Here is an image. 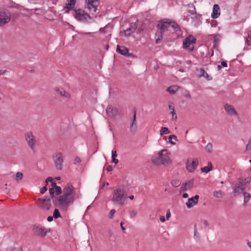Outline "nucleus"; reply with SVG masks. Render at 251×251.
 <instances>
[{
    "label": "nucleus",
    "mask_w": 251,
    "mask_h": 251,
    "mask_svg": "<svg viewBox=\"0 0 251 251\" xmlns=\"http://www.w3.org/2000/svg\"><path fill=\"white\" fill-rule=\"evenodd\" d=\"M67 1L68 3L64 8V10H65V13H68L71 9L74 8L76 3V0H67Z\"/></svg>",
    "instance_id": "obj_20"
},
{
    "label": "nucleus",
    "mask_w": 251,
    "mask_h": 251,
    "mask_svg": "<svg viewBox=\"0 0 251 251\" xmlns=\"http://www.w3.org/2000/svg\"><path fill=\"white\" fill-rule=\"evenodd\" d=\"M11 19V15L9 11L5 8L0 9V26L8 23Z\"/></svg>",
    "instance_id": "obj_5"
},
{
    "label": "nucleus",
    "mask_w": 251,
    "mask_h": 251,
    "mask_svg": "<svg viewBox=\"0 0 251 251\" xmlns=\"http://www.w3.org/2000/svg\"><path fill=\"white\" fill-rule=\"evenodd\" d=\"M221 64V66L224 67H226L227 66V63L225 61H222Z\"/></svg>",
    "instance_id": "obj_62"
},
{
    "label": "nucleus",
    "mask_w": 251,
    "mask_h": 251,
    "mask_svg": "<svg viewBox=\"0 0 251 251\" xmlns=\"http://www.w3.org/2000/svg\"><path fill=\"white\" fill-rule=\"evenodd\" d=\"M36 203L43 210H49L51 206L50 199L49 196H45L43 199H39Z\"/></svg>",
    "instance_id": "obj_4"
},
{
    "label": "nucleus",
    "mask_w": 251,
    "mask_h": 251,
    "mask_svg": "<svg viewBox=\"0 0 251 251\" xmlns=\"http://www.w3.org/2000/svg\"><path fill=\"white\" fill-rule=\"evenodd\" d=\"M55 91L58 93L61 96H64L66 98H69L70 94L67 93L63 88H56Z\"/></svg>",
    "instance_id": "obj_24"
},
{
    "label": "nucleus",
    "mask_w": 251,
    "mask_h": 251,
    "mask_svg": "<svg viewBox=\"0 0 251 251\" xmlns=\"http://www.w3.org/2000/svg\"><path fill=\"white\" fill-rule=\"evenodd\" d=\"M137 215V212L134 210H132L130 212V216L131 217H134Z\"/></svg>",
    "instance_id": "obj_55"
},
{
    "label": "nucleus",
    "mask_w": 251,
    "mask_h": 251,
    "mask_svg": "<svg viewBox=\"0 0 251 251\" xmlns=\"http://www.w3.org/2000/svg\"><path fill=\"white\" fill-rule=\"evenodd\" d=\"M212 144L210 143L207 144L205 147V150L209 153H211L212 151Z\"/></svg>",
    "instance_id": "obj_36"
},
{
    "label": "nucleus",
    "mask_w": 251,
    "mask_h": 251,
    "mask_svg": "<svg viewBox=\"0 0 251 251\" xmlns=\"http://www.w3.org/2000/svg\"><path fill=\"white\" fill-rule=\"evenodd\" d=\"M171 113L172 115V120H176L177 119V115L176 113L175 110L173 109V111H171Z\"/></svg>",
    "instance_id": "obj_43"
},
{
    "label": "nucleus",
    "mask_w": 251,
    "mask_h": 251,
    "mask_svg": "<svg viewBox=\"0 0 251 251\" xmlns=\"http://www.w3.org/2000/svg\"><path fill=\"white\" fill-rule=\"evenodd\" d=\"M52 158L56 168L58 170H61L64 161L62 153L61 152L54 153L52 154Z\"/></svg>",
    "instance_id": "obj_7"
},
{
    "label": "nucleus",
    "mask_w": 251,
    "mask_h": 251,
    "mask_svg": "<svg viewBox=\"0 0 251 251\" xmlns=\"http://www.w3.org/2000/svg\"><path fill=\"white\" fill-rule=\"evenodd\" d=\"M98 4V0H88L87 7L90 11L93 9L94 12H96L97 10Z\"/></svg>",
    "instance_id": "obj_16"
},
{
    "label": "nucleus",
    "mask_w": 251,
    "mask_h": 251,
    "mask_svg": "<svg viewBox=\"0 0 251 251\" xmlns=\"http://www.w3.org/2000/svg\"><path fill=\"white\" fill-rule=\"evenodd\" d=\"M243 194L244 197V205H245L246 203L250 201L251 196L249 193L246 192H244Z\"/></svg>",
    "instance_id": "obj_30"
},
{
    "label": "nucleus",
    "mask_w": 251,
    "mask_h": 251,
    "mask_svg": "<svg viewBox=\"0 0 251 251\" xmlns=\"http://www.w3.org/2000/svg\"><path fill=\"white\" fill-rule=\"evenodd\" d=\"M170 216H171L170 211V209H168L166 212V220H168L169 218L170 217Z\"/></svg>",
    "instance_id": "obj_57"
},
{
    "label": "nucleus",
    "mask_w": 251,
    "mask_h": 251,
    "mask_svg": "<svg viewBox=\"0 0 251 251\" xmlns=\"http://www.w3.org/2000/svg\"><path fill=\"white\" fill-rule=\"evenodd\" d=\"M220 15V8L218 4H214L213 7V11L211 17L213 19H216Z\"/></svg>",
    "instance_id": "obj_19"
},
{
    "label": "nucleus",
    "mask_w": 251,
    "mask_h": 251,
    "mask_svg": "<svg viewBox=\"0 0 251 251\" xmlns=\"http://www.w3.org/2000/svg\"><path fill=\"white\" fill-rule=\"evenodd\" d=\"M32 230L35 235L41 237H45L48 232L45 228H42L40 225H34Z\"/></svg>",
    "instance_id": "obj_10"
},
{
    "label": "nucleus",
    "mask_w": 251,
    "mask_h": 251,
    "mask_svg": "<svg viewBox=\"0 0 251 251\" xmlns=\"http://www.w3.org/2000/svg\"><path fill=\"white\" fill-rule=\"evenodd\" d=\"M213 166L211 162H208L207 166H205L201 168V171L205 173H208L210 171L212 170Z\"/></svg>",
    "instance_id": "obj_25"
},
{
    "label": "nucleus",
    "mask_w": 251,
    "mask_h": 251,
    "mask_svg": "<svg viewBox=\"0 0 251 251\" xmlns=\"http://www.w3.org/2000/svg\"><path fill=\"white\" fill-rule=\"evenodd\" d=\"M53 217L54 219H56L61 218V216L58 209L55 208L53 213Z\"/></svg>",
    "instance_id": "obj_34"
},
{
    "label": "nucleus",
    "mask_w": 251,
    "mask_h": 251,
    "mask_svg": "<svg viewBox=\"0 0 251 251\" xmlns=\"http://www.w3.org/2000/svg\"><path fill=\"white\" fill-rule=\"evenodd\" d=\"M167 152L166 154L162 153V156H161V164L166 165L170 164L172 163V161L170 157L167 155Z\"/></svg>",
    "instance_id": "obj_23"
},
{
    "label": "nucleus",
    "mask_w": 251,
    "mask_h": 251,
    "mask_svg": "<svg viewBox=\"0 0 251 251\" xmlns=\"http://www.w3.org/2000/svg\"><path fill=\"white\" fill-rule=\"evenodd\" d=\"M170 26L172 27L176 32L180 31V28L178 25L174 21L170 20Z\"/></svg>",
    "instance_id": "obj_26"
},
{
    "label": "nucleus",
    "mask_w": 251,
    "mask_h": 251,
    "mask_svg": "<svg viewBox=\"0 0 251 251\" xmlns=\"http://www.w3.org/2000/svg\"><path fill=\"white\" fill-rule=\"evenodd\" d=\"M172 138H174V137H173L172 136H171V135H170L169 136V138H168V139H169V141H168V142L169 143H170L171 145H175L176 144V143L173 141L172 140Z\"/></svg>",
    "instance_id": "obj_50"
},
{
    "label": "nucleus",
    "mask_w": 251,
    "mask_h": 251,
    "mask_svg": "<svg viewBox=\"0 0 251 251\" xmlns=\"http://www.w3.org/2000/svg\"><path fill=\"white\" fill-rule=\"evenodd\" d=\"M16 180L18 182L20 180H21L23 178V174L22 173L19 172L16 173Z\"/></svg>",
    "instance_id": "obj_38"
},
{
    "label": "nucleus",
    "mask_w": 251,
    "mask_h": 251,
    "mask_svg": "<svg viewBox=\"0 0 251 251\" xmlns=\"http://www.w3.org/2000/svg\"><path fill=\"white\" fill-rule=\"evenodd\" d=\"M112 158H113V157L114 158H116V157L117 156V152L116 151H112Z\"/></svg>",
    "instance_id": "obj_58"
},
{
    "label": "nucleus",
    "mask_w": 251,
    "mask_h": 251,
    "mask_svg": "<svg viewBox=\"0 0 251 251\" xmlns=\"http://www.w3.org/2000/svg\"><path fill=\"white\" fill-rule=\"evenodd\" d=\"M74 10L75 13L74 16L75 18L79 22L90 23V22L88 21V19L93 20V18L83 9H74Z\"/></svg>",
    "instance_id": "obj_3"
},
{
    "label": "nucleus",
    "mask_w": 251,
    "mask_h": 251,
    "mask_svg": "<svg viewBox=\"0 0 251 251\" xmlns=\"http://www.w3.org/2000/svg\"><path fill=\"white\" fill-rule=\"evenodd\" d=\"M49 192H50V197H51V198L52 199V202H53V204L54 205V206L55 207H58L59 208V203H58L57 202L56 203L55 202V201H56V200H57L58 199H59V197H55V196H54V193H55V190H54V189L52 188H50L49 189Z\"/></svg>",
    "instance_id": "obj_21"
},
{
    "label": "nucleus",
    "mask_w": 251,
    "mask_h": 251,
    "mask_svg": "<svg viewBox=\"0 0 251 251\" xmlns=\"http://www.w3.org/2000/svg\"><path fill=\"white\" fill-rule=\"evenodd\" d=\"M116 210L114 209H113L110 210L109 215H108V218L109 219H112L113 217L114 214L115 213Z\"/></svg>",
    "instance_id": "obj_45"
},
{
    "label": "nucleus",
    "mask_w": 251,
    "mask_h": 251,
    "mask_svg": "<svg viewBox=\"0 0 251 251\" xmlns=\"http://www.w3.org/2000/svg\"><path fill=\"white\" fill-rule=\"evenodd\" d=\"M58 186L57 185L55 181H52L51 182V188L55 189Z\"/></svg>",
    "instance_id": "obj_59"
},
{
    "label": "nucleus",
    "mask_w": 251,
    "mask_h": 251,
    "mask_svg": "<svg viewBox=\"0 0 251 251\" xmlns=\"http://www.w3.org/2000/svg\"><path fill=\"white\" fill-rule=\"evenodd\" d=\"M112 162L114 163L115 165H116L119 162L118 159H116V158H114V157H113V158H112Z\"/></svg>",
    "instance_id": "obj_63"
},
{
    "label": "nucleus",
    "mask_w": 251,
    "mask_h": 251,
    "mask_svg": "<svg viewBox=\"0 0 251 251\" xmlns=\"http://www.w3.org/2000/svg\"><path fill=\"white\" fill-rule=\"evenodd\" d=\"M224 107V109L228 115L230 116L238 115V113L233 105H229L228 104H226Z\"/></svg>",
    "instance_id": "obj_15"
},
{
    "label": "nucleus",
    "mask_w": 251,
    "mask_h": 251,
    "mask_svg": "<svg viewBox=\"0 0 251 251\" xmlns=\"http://www.w3.org/2000/svg\"><path fill=\"white\" fill-rule=\"evenodd\" d=\"M194 236L195 238L197 240L200 241V236L199 233V232H198V230H197V224H195L194 225Z\"/></svg>",
    "instance_id": "obj_33"
},
{
    "label": "nucleus",
    "mask_w": 251,
    "mask_h": 251,
    "mask_svg": "<svg viewBox=\"0 0 251 251\" xmlns=\"http://www.w3.org/2000/svg\"><path fill=\"white\" fill-rule=\"evenodd\" d=\"M189 7L193 9L192 10L191 14L194 15L196 14V10L195 6L193 4H189Z\"/></svg>",
    "instance_id": "obj_44"
},
{
    "label": "nucleus",
    "mask_w": 251,
    "mask_h": 251,
    "mask_svg": "<svg viewBox=\"0 0 251 251\" xmlns=\"http://www.w3.org/2000/svg\"><path fill=\"white\" fill-rule=\"evenodd\" d=\"M199 74L198 75V77H201L202 76H204L205 71L203 68H201L199 71Z\"/></svg>",
    "instance_id": "obj_41"
},
{
    "label": "nucleus",
    "mask_w": 251,
    "mask_h": 251,
    "mask_svg": "<svg viewBox=\"0 0 251 251\" xmlns=\"http://www.w3.org/2000/svg\"><path fill=\"white\" fill-rule=\"evenodd\" d=\"M246 151H251V138L249 139L248 143L246 147Z\"/></svg>",
    "instance_id": "obj_40"
},
{
    "label": "nucleus",
    "mask_w": 251,
    "mask_h": 251,
    "mask_svg": "<svg viewBox=\"0 0 251 251\" xmlns=\"http://www.w3.org/2000/svg\"><path fill=\"white\" fill-rule=\"evenodd\" d=\"M106 170L108 172H110L113 170V167L112 165H109L107 166Z\"/></svg>",
    "instance_id": "obj_64"
},
{
    "label": "nucleus",
    "mask_w": 251,
    "mask_h": 251,
    "mask_svg": "<svg viewBox=\"0 0 251 251\" xmlns=\"http://www.w3.org/2000/svg\"><path fill=\"white\" fill-rule=\"evenodd\" d=\"M136 109H135V108H134V115H133V119H132V122L131 125L130 126L131 131L132 132H134L136 130V129H137V123H136Z\"/></svg>",
    "instance_id": "obj_22"
},
{
    "label": "nucleus",
    "mask_w": 251,
    "mask_h": 251,
    "mask_svg": "<svg viewBox=\"0 0 251 251\" xmlns=\"http://www.w3.org/2000/svg\"><path fill=\"white\" fill-rule=\"evenodd\" d=\"M170 133V131L169 130V128L166 127H161V128L160 130V134L161 136L168 134Z\"/></svg>",
    "instance_id": "obj_32"
},
{
    "label": "nucleus",
    "mask_w": 251,
    "mask_h": 251,
    "mask_svg": "<svg viewBox=\"0 0 251 251\" xmlns=\"http://www.w3.org/2000/svg\"><path fill=\"white\" fill-rule=\"evenodd\" d=\"M196 42V39L193 35H190L188 36L183 41V48L190 51L194 50V47L193 44Z\"/></svg>",
    "instance_id": "obj_6"
},
{
    "label": "nucleus",
    "mask_w": 251,
    "mask_h": 251,
    "mask_svg": "<svg viewBox=\"0 0 251 251\" xmlns=\"http://www.w3.org/2000/svg\"><path fill=\"white\" fill-rule=\"evenodd\" d=\"M75 189L70 183H67L63 189V194L59 196V199L55 201V202L59 203V209L67 211L69 206L73 205L75 200Z\"/></svg>",
    "instance_id": "obj_1"
},
{
    "label": "nucleus",
    "mask_w": 251,
    "mask_h": 251,
    "mask_svg": "<svg viewBox=\"0 0 251 251\" xmlns=\"http://www.w3.org/2000/svg\"><path fill=\"white\" fill-rule=\"evenodd\" d=\"M213 196L216 198H222L224 196V193L221 191H215L213 192Z\"/></svg>",
    "instance_id": "obj_31"
},
{
    "label": "nucleus",
    "mask_w": 251,
    "mask_h": 251,
    "mask_svg": "<svg viewBox=\"0 0 251 251\" xmlns=\"http://www.w3.org/2000/svg\"><path fill=\"white\" fill-rule=\"evenodd\" d=\"M47 191V187L46 186L42 187L40 190V193L42 194H44Z\"/></svg>",
    "instance_id": "obj_54"
},
{
    "label": "nucleus",
    "mask_w": 251,
    "mask_h": 251,
    "mask_svg": "<svg viewBox=\"0 0 251 251\" xmlns=\"http://www.w3.org/2000/svg\"><path fill=\"white\" fill-rule=\"evenodd\" d=\"M246 186H247L245 184L239 186L241 191H244L246 189Z\"/></svg>",
    "instance_id": "obj_60"
},
{
    "label": "nucleus",
    "mask_w": 251,
    "mask_h": 251,
    "mask_svg": "<svg viewBox=\"0 0 251 251\" xmlns=\"http://www.w3.org/2000/svg\"><path fill=\"white\" fill-rule=\"evenodd\" d=\"M52 181H53V178H52V177H51L50 176L47 177V179H46V182L47 184H48L49 181H50L51 182Z\"/></svg>",
    "instance_id": "obj_61"
},
{
    "label": "nucleus",
    "mask_w": 251,
    "mask_h": 251,
    "mask_svg": "<svg viewBox=\"0 0 251 251\" xmlns=\"http://www.w3.org/2000/svg\"><path fill=\"white\" fill-rule=\"evenodd\" d=\"M240 191H241L239 186H237L236 184L234 188V192L235 193H240Z\"/></svg>",
    "instance_id": "obj_49"
},
{
    "label": "nucleus",
    "mask_w": 251,
    "mask_h": 251,
    "mask_svg": "<svg viewBox=\"0 0 251 251\" xmlns=\"http://www.w3.org/2000/svg\"><path fill=\"white\" fill-rule=\"evenodd\" d=\"M177 85H172L167 88V91L170 94H175L178 89Z\"/></svg>",
    "instance_id": "obj_27"
},
{
    "label": "nucleus",
    "mask_w": 251,
    "mask_h": 251,
    "mask_svg": "<svg viewBox=\"0 0 251 251\" xmlns=\"http://www.w3.org/2000/svg\"><path fill=\"white\" fill-rule=\"evenodd\" d=\"M167 152V149H163L161 151H159L156 155L153 156L151 158L152 163L156 166L160 165L161 164V156H162V153Z\"/></svg>",
    "instance_id": "obj_11"
},
{
    "label": "nucleus",
    "mask_w": 251,
    "mask_h": 251,
    "mask_svg": "<svg viewBox=\"0 0 251 251\" xmlns=\"http://www.w3.org/2000/svg\"><path fill=\"white\" fill-rule=\"evenodd\" d=\"M202 77H204V78H205L207 80H210L212 79V77L210 75H209L207 73H206L205 72L204 76H202Z\"/></svg>",
    "instance_id": "obj_53"
},
{
    "label": "nucleus",
    "mask_w": 251,
    "mask_h": 251,
    "mask_svg": "<svg viewBox=\"0 0 251 251\" xmlns=\"http://www.w3.org/2000/svg\"><path fill=\"white\" fill-rule=\"evenodd\" d=\"M220 37L221 36L219 34L213 35V43L214 48L217 47L218 44L220 40Z\"/></svg>",
    "instance_id": "obj_28"
},
{
    "label": "nucleus",
    "mask_w": 251,
    "mask_h": 251,
    "mask_svg": "<svg viewBox=\"0 0 251 251\" xmlns=\"http://www.w3.org/2000/svg\"><path fill=\"white\" fill-rule=\"evenodd\" d=\"M116 51L125 56L128 57L133 55L132 53H129L128 49L126 47L120 46L119 45L117 46Z\"/></svg>",
    "instance_id": "obj_12"
},
{
    "label": "nucleus",
    "mask_w": 251,
    "mask_h": 251,
    "mask_svg": "<svg viewBox=\"0 0 251 251\" xmlns=\"http://www.w3.org/2000/svg\"><path fill=\"white\" fill-rule=\"evenodd\" d=\"M138 27L136 22L131 23L129 28L124 31L126 36H129L131 33L134 32Z\"/></svg>",
    "instance_id": "obj_17"
},
{
    "label": "nucleus",
    "mask_w": 251,
    "mask_h": 251,
    "mask_svg": "<svg viewBox=\"0 0 251 251\" xmlns=\"http://www.w3.org/2000/svg\"><path fill=\"white\" fill-rule=\"evenodd\" d=\"M7 251H23L21 248H13L7 250Z\"/></svg>",
    "instance_id": "obj_47"
},
{
    "label": "nucleus",
    "mask_w": 251,
    "mask_h": 251,
    "mask_svg": "<svg viewBox=\"0 0 251 251\" xmlns=\"http://www.w3.org/2000/svg\"><path fill=\"white\" fill-rule=\"evenodd\" d=\"M248 38L247 40V44L249 46L251 45V31L249 30L248 32Z\"/></svg>",
    "instance_id": "obj_39"
},
{
    "label": "nucleus",
    "mask_w": 251,
    "mask_h": 251,
    "mask_svg": "<svg viewBox=\"0 0 251 251\" xmlns=\"http://www.w3.org/2000/svg\"><path fill=\"white\" fill-rule=\"evenodd\" d=\"M188 189L186 187L185 185H184V183L182 184V185L181 186L180 189V192H184L186 191Z\"/></svg>",
    "instance_id": "obj_52"
},
{
    "label": "nucleus",
    "mask_w": 251,
    "mask_h": 251,
    "mask_svg": "<svg viewBox=\"0 0 251 251\" xmlns=\"http://www.w3.org/2000/svg\"><path fill=\"white\" fill-rule=\"evenodd\" d=\"M163 34L159 33V34L158 35V38L157 39H156V40H155V43L156 44H158L160 42V41L163 39Z\"/></svg>",
    "instance_id": "obj_48"
},
{
    "label": "nucleus",
    "mask_w": 251,
    "mask_h": 251,
    "mask_svg": "<svg viewBox=\"0 0 251 251\" xmlns=\"http://www.w3.org/2000/svg\"><path fill=\"white\" fill-rule=\"evenodd\" d=\"M199 164V162L197 159L195 160H193L192 162L190 164H186V169L189 172H193L196 169Z\"/></svg>",
    "instance_id": "obj_18"
},
{
    "label": "nucleus",
    "mask_w": 251,
    "mask_h": 251,
    "mask_svg": "<svg viewBox=\"0 0 251 251\" xmlns=\"http://www.w3.org/2000/svg\"><path fill=\"white\" fill-rule=\"evenodd\" d=\"M194 182V180L193 178V179H190V180H188L187 181H186V182L184 183V185L186 186V187H187V188L188 189H190L193 187Z\"/></svg>",
    "instance_id": "obj_29"
},
{
    "label": "nucleus",
    "mask_w": 251,
    "mask_h": 251,
    "mask_svg": "<svg viewBox=\"0 0 251 251\" xmlns=\"http://www.w3.org/2000/svg\"><path fill=\"white\" fill-rule=\"evenodd\" d=\"M170 27V20L167 19L159 21L157 25V27L160 29V33L163 34L166 30L169 29Z\"/></svg>",
    "instance_id": "obj_8"
},
{
    "label": "nucleus",
    "mask_w": 251,
    "mask_h": 251,
    "mask_svg": "<svg viewBox=\"0 0 251 251\" xmlns=\"http://www.w3.org/2000/svg\"><path fill=\"white\" fill-rule=\"evenodd\" d=\"M106 112L109 117H116L118 113V110L110 105H108L106 109Z\"/></svg>",
    "instance_id": "obj_14"
},
{
    "label": "nucleus",
    "mask_w": 251,
    "mask_h": 251,
    "mask_svg": "<svg viewBox=\"0 0 251 251\" xmlns=\"http://www.w3.org/2000/svg\"><path fill=\"white\" fill-rule=\"evenodd\" d=\"M54 190L56 195L57 196H59L60 195H61V194L63 193V190H62L61 187L59 186L55 188Z\"/></svg>",
    "instance_id": "obj_37"
},
{
    "label": "nucleus",
    "mask_w": 251,
    "mask_h": 251,
    "mask_svg": "<svg viewBox=\"0 0 251 251\" xmlns=\"http://www.w3.org/2000/svg\"><path fill=\"white\" fill-rule=\"evenodd\" d=\"M25 139L28 146L34 151L35 149V139L32 131H30L25 134Z\"/></svg>",
    "instance_id": "obj_9"
},
{
    "label": "nucleus",
    "mask_w": 251,
    "mask_h": 251,
    "mask_svg": "<svg viewBox=\"0 0 251 251\" xmlns=\"http://www.w3.org/2000/svg\"><path fill=\"white\" fill-rule=\"evenodd\" d=\"M199 197L198 195H196L194 197L188 199V201L186 203L187 207L190 209L197 204Z\"/></svg>",
    "instance_id": "obj_13"
},
{
    "label": "nucleus",
    "mask_w": 251,
    "mask_h": 251,
    "mask_svg": "<svg viewBox=\"0 0 251 251\" xmlns=\"http://www.w3.org/2000/svg\"><path fill=\"white\" fill-rule=\"evenodd\" d=\"M144 30V28L142 27V25L139 26L138 28H137L136 32L137 33H141L142 31Z\"/></svg>",
    "instance_id": "obj_56"
},
{
    "label": "nucleus",
    "mask_w": 251,
    "mask_h": 251,
    "mask_svg": "<svg viewBox=\"0 0 251 251\" xmlns=\"http://www.w3.org/2000/svg\"><path fill=\"white\" fill-rule=\"evenodd\" d=\"M127 196V193L125 189L118 187L113 193L112 201L122 206L124 205V201L126 200Z\"/></svg>",
    "instance_id": "obj_2"
},
{
    "label": "nucleus",
    "mask_w": 251,
    "mask_h": 251,
    "mask_svg": "<svg viewBox=\"0 0 251 251\" xmlns=\"http://www.w3.org/2000/svg\"><path fill=\"white\" fill-rule=\"evenodd\" d=\"M251 178H250V177L244 178V180H243L244 184H245L246 186L249 185L250 184V183L251 182Z\"/></svg>",
    "instance_id": "obj_42"
},
{
    "label": "nucleus",
    "mask_w": 251,
    "mask_h": 251,
    "mask_svg": "<svg viewBox=\"0 0 251 251\" xmlns=\"http://www.w3.org/2000/svg\"><path fill=\"white\" fill-rule=\"evenodd\" d=\"M171 184L175 187H177L181 184V182L177 179H173L171 181Z\"/></svg>",
    "instance_id": "obj_35"
},
{
    "label": "nucleus",
    "mask_w": 251,
    "mask_h": 251,
    "mask_svg": "<svg viewBox=\"0 0 251 251\" xmlns=\"http://www.w3.org/2000/svg\"><path fill=\"white\" fill-rule=\"evenodd\" d=\"M108 234H109V239L110 240H111V241H115V237L114 236H113V232L111 230H109L108 231Z\"/></svg>",
    "instance_id": "obj_46"
},
{
    "label": "nucleus",
    "mask_w": 251,
    "mask_h": 251,
    "mask_svg": "<svg viewBox=\"0 0 251 251\" xmlns=\"http://www.w3.org/2000/svg\"><path fill=\"white\" fill-rule=\"evenodd\" d=\"M243 180H244L243 177H240L238 179V184H238V186H240V185H242L244 184Z\"/></svg>",
    "instance_id": "obj_51"
}]
</instances>
